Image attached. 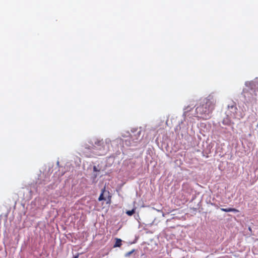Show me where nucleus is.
Instances as JSON below:
<instances>
[{"mask_svg":"<svg viewBox=\"0 0 258 258\" xmlns=\"http://www.w3.org/2000/svg\"><path fill=\"white\" fill-rule=\"evenodd\" d=\"M216 102V99L213 96L209 95L205 99L203 104L198 106L196 111L199 117L204 119H207L210 117V114L215 108Z\"/></svg>","mask_w":258,"mask_h":258,"instance_id":"f257e3e1","label":"nucleus"},{"mask_svg":"<svg viewBox=\"0 0 258 258\" xmlns=\"http://www.w3.org/2000/svg\"><path fill=\"white\" fill-rule=\"evenodd\" d=\"M104 142L103 140H98L96 139L94 141V144H92L91 147L86 146L85 147L86 149H98L101 150L102 149L104 148Z\"/></svg>","mask_w":258,"mask_h":258,"instance_id":"f03ea898","label":"nucleus"},{"mask_svg":"<svg viewBox=\"0 0 258 258\" xmlns=\"http://www.w3.org/2000/svg\"><path fill=\"white\" fill-rule=\"evenodd\" d=\"M104 196L107 197L108 200L110 201L111 196L110 195V194L109 191L106 190L105 187H104V188L102 189L101 193L98 198V201H101L102 200H105Z\"/></svg>","mask_w":258,"mask_h":258,"instance_id":"7ed1b4c3","label":"nucleus"},{"mask_svg":"<svg viewBox=\"0 0 258 258\" xmlns=\"http://www.w3.org/2000/svg\"><path fill=\"white\" fill-rule=\"evenodd\" d=\"M221 210L222 211H224L225 212H233L237 213V212H239V211L238 210H237L235 208H227V209L221 208Z\"/></svg>","mask_w":258,"mask_h":258,"instance_id":"20e7f679","label":"nucleus"},{"mask_svg":"<svg viewBox=\"0 0 258 258\" xmlns=\"http://www.w3.org/2000/svg\"><path fill=\"white\" fill-rule=\"evenodd\" d=\"M116 241H115V243L114 245V247H120L121 245V240L120 239H119V238H116L115 239Z\"/></svg>","mask_w":258,"mask_h":258,"instance_id":"39448f33","label":"nucleus"},{"mask_svg":"<svg viewBox=\"0 0 258 258\" xmlns=\"http://www.w3.org/2000/svg\"><path fill=\"white\" fill-rule=\"evenodd\" d=\"M135 213V209H133L132 210L127 211L126 212V214L128 216H132Z\"/></svg>","mask_w":258,"mask_h":258,"instance_id":"423d86ee","label":"nucleus"},{"mask_svg":"<svg viewBox=\"0 0 258 258\" xmlns=\"http://www.w3.org/2000/svg\"><path fill=\"white\" fill-rule=\"evenodd\" d=\"M135 251V249H133L132 251H130L129 252H127L126 254H125V256H129L130 255H131V254H132Z\"/></svg>","mask_w":258,"mask_h":258,"instance_id":"0eeeda50","label":"nucleus"},{"mask_svg":"<svg viewBox=\"0 0 258 258\" xmlns=\"http://www.w3.org/2000/svg\"><path fill=\"white\" fill-rule=\"evenodd\" d=\"M93 170L95 172L99 171V170L97 169V167L95 166L93 167Z\"/></svg>","mask_w":258,"mask_h":258,"instance_id":"6e6552de","label":"nucleus"},{"mask_svg":"<svg viewBox=\"0 0 258 258\" xmlns=\"http://www.w3.org/2000/svg\"><path fill=\"white\" fill-rule=\"evenodd\" d=\"M79 253H78L76 256H74L73 258H78Z\"/></svg>","mask_w":258,"mask_h":258,"instance_id":"1a4fd4ad","label":"nucleus"},{"mask_svg":"<svg viewBox=\"0 0 258 258\" xmlns=\"http://www.w3.org/2000/svg\"><path fill=\"white\" fill-rule=\"evenodd\" d=\"M86 156L88 157H91V155H89V156L87 155Z\"/></svg>","mask_w":258,"mask_h":258,"instance_id":"9d476101","label":"nucleus"},{"mask_svg":"<svg viewBox=\"0 0 258 258\" xmlns=\"http://www.w3.org/2000/svg\"><path fill=\"white\" fill-rule=\"evenodd\" d=\"M249 230L250 231H251V228H250V227H249Z\"/></svg>","mask_w":258,"mask_h":258,"instance_id":"9b49d317","label":"nucleus"}]
</instances>
